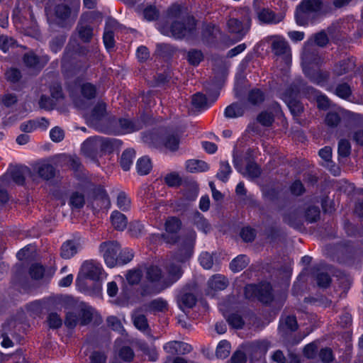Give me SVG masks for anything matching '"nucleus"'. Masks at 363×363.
Instances as JSON below:
<instances>
[{
  "label": "nucleus",
  "instance_id": "6e6d98bb",
  "mask_svg": "<svg viewBox=\"0 0 363 363\" xmlns=\"http://www.w3.org/2000/svg\"><path fill=\"white\" fill-rule=\"evenodd\" d=\"M38 104L41 109L50 111L55 108L56 106V102L52 97L50 98L45 94H43L40 98Z\"/></svg>",
  "mask_w": 363,
  "mask_h": 363
},
{
  "label": "nucleus",
  "instance_id": "cd10ccee",
  "mask_svg": "<svg viewBox=\"0 0 363 363\" xmlns=\"http://www.w3.org/2000/svg\"><path fill=\"white\" fill-rule=\"evenodd\" d=\"M186 169L188 172H202L209 169V165L203 160H189L186 162Z\"/></svg>",
  "mask_w": 363,
  "mask_h": 363
},
{
  "label": "nucleus",
  "instance_id": "f03ea898",
  "mask_svg": "<svg viewBox=\"0 0 363 363\" xmlns=\"http://www.w3.org/2000/svg\"><path fill=\"white\" fill-rule=\"evenodd\" d=\"M167 287L163 281V272L157 265H150L145 268L144 280L139 287L141 296H151L160 294Z\"/></svg>",
  "mask_w": 363,
  "mask_h": 363
},
{
  "label": "nucleus",
  "instance_id": "c85d7f7f",
  "mask_svg": "<svg viewBox=\"0 0 363 363\" xmlns=\"http://www.w3.org/2000/svg\"><path fill=\"white\" fill-rule=\"evenodd\" d=\"M111 220L112 225L117 230H123L128 224L126 216L118 211L112 212Z\"/></svg>",
  "mask_w": 363,
  "mask_h": 363
},
{
  "label": "nucleus",
  "instance_id": "69168bd1",
  "mask_svg": "<svg viewBox=\"0 0 363 363\" xmlns=\"http://www.w3.org/2000/svg\"><path fill=\"white\" fill-rule=\"evenodd\" d=\"M125 277L129 284L135 285L139 284L140 281L142 273L140 269L129 270L127 272Z\"/></svg>",
  "mask_w": 363,
  "mask_h": 363
},
{
  "label": "nucleus",
  "instance_id": "0eeeda50",
  "mask_svg": "<svg viewBox=\"0 0 363 363\" xmlns=\"http://www.w3.org/2000/svg\"><path fill=\"white\" fill-rule=\"evenodd\" d=\"M323 6L322 0H302L296 11V22L300 26L308 23V17L320 11Z\"/></svg>",
  "mask_w": 363,
  "mask_h": 363
},
{
  "label": "nucleus",
  "instance_id": "f3484780",
  "mask_svg": "<svg viewBox=\"0 0 363 363\" xmlns=\"http://www.w3.org/2000/svg\"><path fill=\"white\" fill-rule=\"evenodd\" d=\"M32 174L30 169L26 166L16 167L11 170L13 181L18 185H23L26 177Z\"/></svg>",
  "mask_w": 363,
  "mask_h": 363
},
{
  "label": "nucleus",
  "instance_id": "13d9d810",
  "mask_svg": "<svg viewBox=\"0 0 363 363\" xmlns=\"http://www.w3.org/2000/svg\"><path fill=\"white\" fill-rule=\"evenodd\" d=\"M341 121L340 115L335 111H330L326 114L325 122L330 128L337 127Z\"/></svg>",
  "mask_w": 363,
  "mask_h": 363
},
{
  "label": "nucleus",
  "instance_id": "b1692460",
  "mask_svg": "<svg viewBox=\"0 0 363 363\" xmlns=\"http://www.w3.org/2000/svg\"><path fill=\"white\" fill-rule=\"evenodd\" d=\"M93 199L99 201L100 204L99 206L101 208H108L111 205L108 196L101 186H97L93 189Z\"/></svg>",
  "mask_w": 363,
  "mask_h": 363
},
{
  "label": "nucleus",
  "instance_id": "aec40b11",
  "mask_svg": "<svg viewBox=\"0 0 363 363\" xmlns=\"http://www.w3.org/2000/svg\"><path fill=\"white\" fill-rule=\"evenodd\" d=\"M81 245L75 240H67L61 247L60 255L63 259H70L80 250Z\"/></svg>",
  "mask_w": 363,
  "mask_h": 363
},
{
  "label": "nucleus",
  "instance_id": "20e7f679",
  "mask_svg": "<svg viewBox=\"0 0 363 363\" xmlns=\"http://www.w3.org/2000/svg\"><path fill=\"white\" fill-rule=\"evenodd\" d=\"M196 26L195 18L187 15L179 20L174 21L170 27L158 24V29L164 35L181 40L192 36L196 30Z\"/></svg>",
  "mask_w": 363,
  "mask_h": 363
},
{
  "label": "nucleus",
  "instance_id": "680f3d73",
  "mask_svg": "<svg viewBox=\"0 0 363 363\" xmlns=\"http://www.w3.org/2000/svg\"><path fill=\"white\" fill-rule=\"evenodd\" d=\"M82 94L88 99H92L96 97V88L91 83H86L82 86Z\"/></svg>",
  "mask_w": 363,
  "mask_h": 363
},
{
  "label": "nucleus",
  "instance_id": "79ce46f5",
  "mask_svg": "<svg viewBox=\"0 0 363 363\" xmlns=\"http://www.w3.org/2000/svg\"><path fill=\"white\" fill-rule=\"evenodd\" d=\"M285 101L294 116H299L303 111L302 103L296 99H285Z\"/></svg>",
  "mask_w": 363,
  "mask_h": 363
},
{
  "label": "nucleus",
  "instance_id": "09e8293b",
  "mask_svg": "<svg viewBox=\"0 0 363 363\" xmlns=\"http://www.w3.org/2000/svg\"><path fill=\"white\" fill-rule=\"evenodd\" d=\"M106 323L108 327L121 335H123L125 333V330L121 320L116 316H108L106 319Z\"/></svg>",
  "mask_w": 363,
  "mask_h": 363
},
{
  "label": "nucleus",
  "instance_id": "37998d69",
  "mask_svg": "<svg viewBox=\"0 0 363 363\" xmlns=\"http://www.w3.org/2000/svg\"><path fill=\"white\" fill-rule=\"evenodd\" d=\"M232 172V169L230 164L226 161L220 162V168L216 174V178L223 182H226L228 180L229 176Z\"/></svg>",
  "mask_w": 363,
  "mask_h": 363
},
{
  "label": "nucleus",
  "instance_id": "052dcab7",
  "mask_svg": "<svg viewBox=\"0 0 363 363\" xmlns=\"http://www.w3.org/2000/svg\"><path fill=\"white\" fill-rule=\"evenodd\" d=\"M65 41L66 35H60L54 38L50 43V48L51 50L53 52L57 53L62 49Z\"/></svg>",
  "mask_w": 363,
  "mask_h": 363
},
{
  "label": "nucleus",
  "instance_id": "a878e982",
  "mask_svg": "<svg viewBox=\"0 0 363 363\" xmlns=\"http://www.w3.org/2000/svg\"><path fill=\"white\" fill-rule=\"evenodd\" d=\"M245 111L244 105L239 103H233L225 108L224 116L228 118H238L244 115Z\"/></svg>",
  "mask_w": 363,
  "mask_h": 363
},
{
  "label": "nucleus",
  "instance_id": "2f4dec72",
  "mask_svg": "<svg viewBox=\"0 0 363 363\" xmlns=\"http://www.w3.org/2000/svg\"><path fill=\"white\" fill-rule=\"evenodd\" d=\"M93 308L84 303L81 304L79 313V323L82 325H86L91 322L93 319Z\"/></svg>",
  "mask_w": 363,
  "mask_h": 363
},
{
  "label": "nucleus",
  "instance_id": "8fccbe9b",
  "mask_svg": "<svg viewBox=\"0 0 363 363\" xmlns=\"http://www.w3.org/2000/svg\"><path fill=\"white\" fill-rule=\"evenodd\" d=\"M315 280L317 285L320 288H328L331 284V278L330 275L324 272H317L315 274Z\"/></svg>",
  "mask_w": 363,
  "mask_h": 363
},
{
  "label": "nucleus",
  "instance_id": "bf43d9fd",
  "mask_svg": "<svg viewBox=\"0 0 363 363\" xmlns=\"http://www.w3.org/2000/svg\"><path fill=\"white\" fill-rule=\"evenodd\" d=\"M337 152L339 156L346 157L350 155L351 145L349 140L346 139H341L338 142Z\"/></svg>",
  "mask_w": 363,
  "mask_h": 363
},
{
  "label": "nucleus",
  "instance_id": "4c0bfd02",
  "mask_svg": "<svg viewBox=\"0 0 363 363\" xmlns=\"http://www.w3.org/2000/svg\"><path fill=\"white\" fill-rule=\"evenodd\" d=\"M135 157V152L133 149L125 150L121 157V166L124 171H128L133 163V160Z\"/></svg>",
  "mask_w": 363,
  "mask_h": 363
},
{
  "label": "nucleus",
  "instance_id": "9b49d317",
  "mask_svg": "<svg viewBox=\"0 0 363 363\" xmlns=\"http://www.w3.org/2000/svg\"><path fill=\"white\" fill-rule=\"evenodd\" d=\"M111 124L114 125V128L111 130L114 134H127L138 131L143 128V122L139 120H130L129 118H121L118 120L111 121Z\"/></svg>",
  "mask_w": 363,
  "mask_h": 363
},
{
  "label": "nucleus",
  "instance_id": "dca6fc26",
  "mask_svg": "<svg viewBox=\"0 0 363 363\" xmlns=\"http://www.w3.org/2000/svg\"><path fill=\"white\" fill-rule=\"evenodd\" d=\"M298 329L296 318L294 315H287L280 320L279 331L281 336L286 337L289 333Z\"/></svg>",
  "mask_w": 363,
  "mask_h": 363
},
{
  "label": "nucleus",
  "instance_id": "58836bf2",
  "mask_svg": "<svg viewBox=\"0 0 363 363\" xmlns=\"http://www.w3.org/2000/svg\"><path fill=\"white\" fill-rule=\"evenodd\" d=\"M264 94L259 89H253L250 90L247 95V101L253 106H258L261 104L264 101Z\"/></svg>",
  "mask_w": 363,
  "mask_h": 363
},
{
  "label": "nucleus",
  "instance_id": "603ef678",
  "mask_svg": "<svg viewBox=\"0 0 363 363\" xmlns=\"http://www.w3.org/2000/svg\"><path fill=\"white\" fill-rule=\"evenodd\" d=\"M140 348L143 354L147 356V361L156 362L158 359V354L155 347H150L147 344L143 343L140 345Z\"/></svg>",
  "mask_w": 363,
  "mask_h": 363
},
{
  "label": "nucleus",
  "instance_id": "0e129e2a",
  "mask_svg": "<svg viewBox=\"0 0 363 363\" xmlns=\"http://www.w3.org/2000/svg\"><path fill=\"white\" fill-rule=\"evenodd\" d=\"M335 94L342 99H347L352 94V90L347 83H342L337 86Z\"/></svg>",
  "mask_w": 363,
  "mask_h": 363
},
{
  "label": "nucleus",
  "instance_id": "c9c22d12",
  "mask_svg": "<svg viewBox=\"0 0 363 363\" xmlns=\"http://www.w3.org/2000/svg\"><path fill=\"white\" fill-rule=\"evenodd\" d=\"M249 263V258L245 255H240L230 263V269L234 272H238L245 268Z\"/></svg>",
  "mask_w": 363,
  "mask_h": 363
},
{
  "label": "nucleus",
  "instance_id": "7c9ffc66",
  "mask_svg": "<svg viewBox=\"0 0 363 363\" xmlns=\"http://www.w3.org/2000/svg\"><path fill=\"white\" fill-rule=\"evenodd\" d=\"M257 298L263 303L267 304L271 303L273 300L271 285L269 284H265L259 286Z\"/></svg>",
  "mask_w": 363,
  "mask_h": 363
},
{
  "label": "nucleus",
  "instance_id": "3c124183",
  "mask_svg": "<svg viewBox=\"0 0 363 363\" xmlns=\"http://www.w3.org/2000/svg\"><path fill=\"white\" fill-rule=\"evenodd\" d=\"M304 72L307 77L315 84H320L326 80V76L318 71L308 69Z\"/></svg>",
  "mask_w": 363,
  "mask_h": 363
},
{
  "label": "nucleus",
  "instance_id": "a19ab883",
  "mask_svg": "<svg viewBox=\"0 0 363 363\" xmlns=\"http://www.w3.org/2000/svg\"><path fill=\"white\" fill-rule=\"evenodd\" d=\"M84 204L85 198L82 193L74 191L71 194L69 200V205L72 209H80L83 208Z\"/></svg>",
  "mask_w": 363,
  "mask_h": 363
},
{
  "label": "nucleus",
  "instance_id": "72a5a7b5",
  "mask_svg": "<svg viewBox=\"0 0 363 363\" xmlns=\"http://www.w3.org/2000/svg\"><path fill=\"white\" fill-rule=\"evenodd\" d=\"M193 219L196 228L205 234H207L211 230L210 223L199 211L194 213Z\"/></svg>",
  "mask_w": 363,
  "mask_h": 363
},
{
  "label": "nucleus",
  "instance_id": "ddd939ff",
  "mask_svg": "<svg viewBox=\"0 0 363 363\" xmlns=\"http://www.w3.org/2000/svg\"><path fill=\"white\" fill-rule=\"evenodd\" d=\"M174 261H176L174 257H173V261L169 263H167L164 265V269L167 275L165 276L163 274V281L167 289L176 283L183 274V270L181 265L176 264ZM177 262H178V260H177ZM179 262H180L179 261Z\"/></svg>",
  "mask_w": 363,
  "mask_h": 363
},
{
  "label": "nucleus",
  "instance_id": "49530a36",
  "mask_svg": "<svg viewBox=\"0 0 363 363\" xmlns=\"http://www.w3.org/2000/svg\"><path fill=\"white\" fill-rule=\"evenodd\" d=\"M203 55L201 50L191 49L186 52V60L193 66H197L203 60Z\"/></svg>",
  "mask_w": 363,
  "mask_h": 363
},
{
  "label": "nucleus",
  "instance_id": "864d4df0",
  "mask_svg": "<svg viewBox=\"0 0 363 363\" xmlns=\"http://www.w3.org/2000/svg\"><path fill=\"white\" fill-rule=\"evenodd\" d=\"M191 104L196 108H207L209 106L206 96L201 93L192 96Z\"/></svg>",
  "mask_w": 363,
  "mask_h": 363
},
{
  "label": "nucleus",
  "instance_id": "2eb2a0df",
  "mask_svg": "<svg viewBox=\"0 0 363 363\" xmlns=\"http://www.w3.org/2000/svg\"><path fill=\"white\" fill-rule=\"evenodd\" d=\"M102 272L101 267L86 261L82 265L80 273L84 277L97 281L101 279Z\"/></svg>",
  "mask_w": 363,
  "mask_h": 363
},
{
  "label": "nucleus",
  "instance_id": "bb28decb",
  "mask_svg": "<svg viewBox=\"0 0 363 363\" xmlns=\"http://www.w3.org/2000/svg\"><path fill=\"white\" fill-rule=\"evenodd\" d=\"M208 285L210 289L214 291H221L228 286V281L225 277L216 274L208 280Z\"/></svg>",
  "mask_w": 363,
  "mask_h": 363
},
{
  "label": "nucleus",
  "instance_id": "473e14b6",
  "mask_svg": "<svg viewBox=\"0 0 363 363\" xmlns=\"http://www.w3.org/2000/svg\"><path fill=\"white\" fill-rule=\"evenodd\" d=\"M355 67L354 62L350 58L340 61L335 67V72L341 76L352 70Z\"/></svg>",
  "mask_w": 363,
  "mask_h": 363
},
{
  "label": "nucleus",
  "instance_id": "c03bdc74",
  "mask_svg": "<svg viewBox=\"0 0 363 363\" xmlns=\"http://www.w3.org/2000/svg\"><path fill=\"white\" fill-rule=\"evenodd\" d=\"M230 344L228 341L221 340L216 350V355L220 359H224L228 357L230 352Z\"/></svg>",
  "mask_w": 363,
  "mask_h": 363
},
{
  "label": "nucleus",
  "instance_id": "6ab92c4d",
  "mask_svg": "<svg viewBox=\"0 0 363 363\" xmlns=\"http://www.w3.org/2000/svg\"><path fill=\"white\" fill-rule=\"evenodd\" d=\"M284 221L295 229H301L303 225V219L297 209L289 211L284 216Z\"/></svg>",
  "mask_w": 363,
  "mask_h": 363
},
{
  "label": "nucleus",
  "instance_id": "7ed1b4c3",
  "mask_svg": "<svg viewBox=\"0 0 363 363\" xmlns=\"http://www.w3.org/2000/svg\"><path fill=\"white\" fill-rule=\"evenodd\" d=\"M79 11V4H57L54 6L53 16L50 24L52 26L69 30L75 23Z\"/></svg>",
  "mask_w": 363,
  "mask_h": 363
},
{
  "label": "nucleus",
  "instance_id": "e433bc0d",
  "mask_svg": "<svg viewBox=\"0 0 363 363\" xmlns=\"http://www.w3.org/2000/svg\"><path fill=\"white\" fill-rule=\"evenodd\" d=\"M306 222L313 223L317 222L320 217V210L318 206L314 205L308 206L304 213Z\"/></svg>",
  "mask_w": 363,
  "mask_h": 363
},
{
  "label": "nucleus",
  "instance_id": "338daca9",
  "mask_svg": "<svg viewBox=\"0 0 363 363\" xmlns=\"http://www.w3.org/2000/svg\"><path fill=\"white\" fill-rule=\"evenodd\" d=\"M227 321L230 325L236 329L242 328L245 321L243 320L242 316L238 313H232L230 314Z\"/></svg>",
  "mask_w": 363,
  "mask_h": 363
},
{
  "label": "nucleus",
  "instance_id": "f8f14e48",
  "mask_svg": "<svg viewBox=\"0 0 363 363\" xmlns=\"http://www.w3.org/2000/svg\"><path fill=\"white\" fill-rule=\"evenodd\" d=\"M266 41L271 45L272 52L274 55L286 57L290 55L291 48L288 42L280 35H271L266 38Z\"/></svg>",
  "mask_w": 363,
  "mask_h": 363
},
{
  "label": "nucleus",
  "instance_id": "39448f33",
  "mask_svg": "<svg viewBox=\"0 0 363 363\" xmlns=\"http://www.w3.org/2000/svg\"><path fill=\"white\" fill-rule=\"evenodd\" d=\"M116 142V140L101 136L90 137L82 143L81 150L86 157L96 160L105 153L112 152Z\"/></svg>",
  "mask_w": 363,
  "mask_h": 363
},
{
  "label": "nucleus",
  "instance_id": "4468645a",
  "mask_svg": "<svg viewBox=\"0 0 363 363\" xmlns=\"http://www.w3.org/2000/svg\"><path fill=\"white\" fill-rule=\"evenodd\" d=\"M151 138L152 140H155L157 145H162L172 152H175L179 149L180 138L177 134H165L159 138L155 134H152Z\"/></svg>",
  "mask_w": 363,
  "mask_h": 363
},
{
  "label": "nucleus",
  "instance_id": "ea45409f",
  "mask_svg": "<svg viewBox=\"0 0 363 363\" xmlns=\"http://www.w3.org/2000/svg\"><path fill=\"white\" fill-rule=\"evenodd\" d=\"M152 167V163L148 157L144 156L137 161V172L140 175H146L149 174Z\"/></svg>",
  "mask_w": 363,
  "mask_h": 363
},
{
  "label": "nucleus",
  "instance_id": "c756f323",
  "mask_svg": "<svg viewBox=\"0 0 363 363\" xmlns=\"http://www.w3.org/2000/svg\"><path fill=\"white\" fill-rule=\"evenodd\" d=\"M76 30L79 38L84 43H89L94 36L93 28L89 25L79 23Z\"/></svg>",
  "mask_w": 363,
  "mask_h": 363
},
{
  "label": "nucleus",
  "instance_id": "774afa93",
  "mask_svg": "<svg viewBox=\"0 0 363 363\" xmlns=\"http://www.w3.org/2000/svg\"><path fill=\"white\" fill-rule=\"evenodd\" d=\"M257 121L262 125L269 127L274 122L272 113L267 111H262L257 117Z\"/></svg>",
  "mask_w": 363,
  "mask_h": 363
},
{
  "label": "nucleus",
  "instance_id": "9d476101",
  "mask_svg": "<svg viewBox=\"0 0 363 363\" xmlns=\"http://www.w3.org/2000/svg\"><path fill=\"white\" fill-rule=\"evenodd\" d=\"M267 349L259 342H252L242 345L230 357V363H245L247 361L246 352H259L262 355L265 354Z\"/></svg>",
  "mask_w": 363,
  "mask_h": 363
},
{
  "label": "nucleus",
  "instance_id": "f257e3e1",
  "mask_svg": "<svg viewBox=\"0 0 363 363\" xmlns=\"http://www.w3.org/2000/svg\"><path fill=\"white\" fill-rule=\"evenodd\" d=\"M164 232L160 235L162 240L169 245H179V247L174 254V259L179 262H186L192 255L193 240L195 233L190 237L180 233L182 227V220L176 216L168 217L164 222Z\"/></svg>",
  "mask_w": 363,
  "mask_h": 363
},
{
  "label": "nucleus",
  "instance_id": "f704fd0d",
  "mask_svg": "<svg viewBox=\"0 0 363 363\" xmlns=\"http://www.w3.org/2000/svg\"><path fill=\"white\" fill-rule=\"evenodd\" d=\"M38 174L44 180H50L55 176V168L50 164L43 163L38 167Z\"/></svg>",
  "mask_w": 363,
  "mask_h": 363
},
{
  "label": "nucleus",
  "instance_id": "a211bd4d",
  "mask_svg": "<svg viewBox=\"0 0 363 363\" xmlns=\"http://www.w3.org/2000/svg\"><path fill=\"white\" fill-rule=\"evenodd\" d=\"M220 29L215 25L208 24L203 26L202 30V40L206 44L215 43L217 40Z\"/></svg>",
  "mask_w": 363,
  "mask_h": 363
},
{
  "label": "nucleus",
  "instance_id": "6e6552de",
  "mask_svg": "<svg viewBox=\"0 0 363 363\" xmlns=\"http://www.w3.org/2000/svg\"><path fill=\"white\" fill-rule=\"evenodd\" d=\"M120 250L119 243L115 240L103 242L99 247V253L104 257L106 265L110 268L118 264Z\"/></svg>",
  "mask_w": 363,
  "mask_h": 363
},
{
  "label": "nucleus",
  "instance_id": "412c9836",
  "mask_svg": "<svg viewBox=\"0 0 363 363\" xmlns=\"http://www.w3.org/2000/svg\"><path fill=\"white\" fill-rule=\"evenodd\" d=\"M168 303L163 298H157L145 305V310L150 313L165 312L168 310Z\"/></svg>",
  "mask_w": 363,
  "mask_h": 363
},
{
  "label": "nucleus",
  "instance_id": "5701e85b",
  "mask_svg": "<svg viewBox=\"0 0 363 363\" xmlns=\"http://www.w3.org/2000/svg\"><path fill=\"white\" fill-rule=\"evenodd\" d=\"M257 18L261 23L266 24H277L282 20L281 16H277L274 12L266 9L257 13Z\"/></svg>",
  "mask_w": 363,
  "mask_h": 363
},
{
  "label": "nucleus",
  "instance_id": "423d86ee",
  "mask_svg": "<svg viewBox=\"0 0 363 363\" xmlns=\"http://www.w3.org/2000/svg\"><path fill=\"white\" fill-rule=\"evenodd\" d=\"M167 357L172 359V363H188V360L182 355L190 353L193 350L191 345L182 341H169L163 345Z\"/></svg>",
  "mask_w": 363,
  "mask_h": 363
},
{
  "label": "nucleus",
  "instance_id": "a18cd8bd",
  "mask_svg": "<svg viewBox=\"0 0 363 363\" xmlns=\"http://www.w3.org/2000/svg\"><path fill=\"white\" fill-rule=\"evenodd\" d=\"M118 358L124 362H130L133 360L135 353L130 346H122L117 352Z\"/></svg>",
  "mask_w": 363,
  "mask_h": 363
},
{
  "label": "nucleus",
  "instance_id": "4d7b16f0",
  "mask_svg": "<svg viewBox=\"0 0 363 363\" xmlns=\"http://www.w3.org/2000/svg\"><path fill=\"white\" fill-rule=\"evenodd\" d=\"M246 174L252 179L257 178L261 174V169L256 163L249 162L246 166L245 173H243V175Z\"/></svg>",
  "mask_w": 363,
  "mask_h": 363
},
{
  "label": "nucleus",
  "instance_id": "393cba45",
  "mask_svg": "<svg viewBox=\"0 0 363 363\" xmlns=\"http://www.w3.org/2000/svg\"><path fill=\"white\" fill-rule=\"evenodd\" d=\"M318 45L320 48L325 47L329 43V38L324 30H322L316 33H315L310 40H308L305 45V52H307V47L312 43Z\"/></svg>",
  "mask_w": 363,
  "mask_h": 363
},
{
  "label": "nucleus",
  "instance_id": "4be33fe9",
  "mask_svg": "<svg viewBox=\"0 0 363 363\" xmlns=\"http://www.w3.org/2000/svg\"><path fill=\"white\" fill-rule=\"evenodd\" d=\"M196 303V297L192 293H182L177 298L179 308L184 311L186 308H193Z\"/></svg>",
  "mask_w": 363,
  "mask_h": 363
},
{
  "label": "nucleus",
  "instance_id": "1a4fd4ad",
  "mask_svg": "<svg viewBox=\"0 0 363 363\" xmlns=\"http://www.w3.org/2000/svg\"><path fill=\"white\" fill-rule=\"evenodd\" d=\"M251 20L247 18L241 21L235 18H230L226 22L227 32L237 41L241 40L249 32Z\"/></svg>",
  "mask_w": 363,
  "mask_h": 363
},
{
  "label": "nucleus",
  "instance_id": "e2e57ef3",
  "mask_svg": "<svg viewBox=\"0 0 363 363\" xmlns=\"http://www.w3.org/2000/svg\"><path fill=\"white\" fill-rule=\"evenodd\" d=\"M106 110V105L104 102H99L94 107L91 111V116L94 119L99 121L101 120L105 115Z\"/></svg>",
  "mask_w": 363,
  "mask_h": 363
},
{
  "label": "nucleus",
  "instance_id": "5fc2aeb1",
  "mask_svg": "<svg viewBox=\"0 0 363 363\" xmlns=\"http://www.w3.org/2000/svg\"><path fill=\"white\" fill-rule=\"evenodd\" d=\"M318 354L319 359L323 363H330L335 359L333 350L330 347L321 348Z\"/></svg>",
  "mask_w": 363,
  "mask_h": 363
},
{
  "label": "nucleus",
  "instance_id": "de8ad7c7",
  "mask_svg": "<svg viewBox=\"0 0 363 363\" xmlns=\"http://www.w3.org/2000/svg\"><path fill=\"white\" fill-rule=\"evenodd\" d=\"M132 318L133 324L137 329L141 331H145L148 329L149 325L145 315L135 313L133 315Z\"/></svg>",
  "mask_w": 363,
  "mask_h": 363
}]
</instances>
